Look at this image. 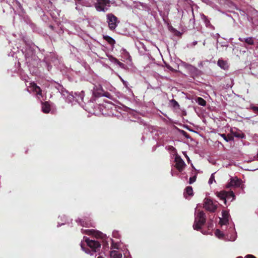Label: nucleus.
I'll return each mask as SVG.
<instances>
[{"label":"nucleus","instance_id":"f257e3e1","mask_svg":"<svg viewBox=\"0 0 258 258\" xmlns=\"http://www.w3.org/2000/svg\"><path fill=\"white\" fill-rule=\"evenodd\" d=\"M85 242L87 243V246L91 249L88 248H85L81 245L82 249L87 253H89L90 255H93L94 253L98 252L100 250L101 248L100 243L96 240H91L88 238L85 239Z\"/></svg>","mask_w":258,"mask_h":258},{"label":"nucleus","instance_id":"f03ea898","mask_svg":"<svg viewBox=\"0 0 258 258\" xmlns=\"http://www.w3.org/2000/svg\"><path fill=\"white\" fill-rule=\"evenodd\" d=\"M206 222V215L203 211L199 212L195 218V222L193 225V228L195 230H199L202 226L204 225Z\"/></svg>","mask_w":258,"mask_h":258},{"label":"nucleus","instance_id":"7ed1b4c3","mask_svg":"<svg viewBox=\"0 0 258 258\" xmlns=\"http://www.w3.org/2000/svg\"><path fill=\"white\" fill-rule=\"evenodd\" d=\"M217 196L221 200H223L224 203L226 205L227 200H230V201H233L235 196L233 191H226L224 190L216 192Z\"/></svg>","mask_w":258,"mask_h":258},{"label":"nucleus","instance_id":"20e7f679","mask_svg":"<svg viewBox=\"0 0 258 258\" xmlns=\"http://www.w3.org/2000/svg\"><path fill=\"white\" fill-rule=\"evenodd\" d=\"M110 3L109 0H97L94 6L98 11L105 12L108 10L106 6L110 7Z\"/></svg>","mask_w":258,"mask_h":258},{"label":"nucleus","instance_id":"39448f33","mask_svg":"<svg viewBox=\"0 0 258 258\" xmlns=\"http://www.w3.org/2000/svg\"><path fill=\"white\" fill-rule=\"evenodd\" d=\"M107 22L110 30H114L117 26V23L119 22L118 21L117 18L113 14L110 13L107 15Z\"/></svg>","mask_w":258,"mask_h":258},{"label":"nucleus","instance_id":"423d86ee","mask_svg":"<svg viewBox=\"0 0 258 258\" xmlns=\"http://www.w3.org/2000/svg\"><path fill=\"white\" fill-rule=\"evenodd\" d=\"M204 207L206 210L211 212H214L217 209V205L214 204L213 202L209 199H205Z\"/></svg>","mask_w":258,"mask_h":258},{"label":"nucleus","instance_id":"0eeeda50","mask_svg":"<svg viewBox=\"0 0 258 258\" xmlns=\"http://www.w3.org/2000/svg\"><path fill=\"white\" fill-rule=\"evenodd\" d=\"M175 168L180 172L182 171L185 165L183 160L180 156H176L175 158Z\"/></svg>","mask_w":258,"mask_h":258},{"label":"nucleus","instance_id":"6e6552de","mask_svg":"<svg viewBox=\"0 0 258 258\" xmlns=\"http://www.w3.org/2000/svg\"><path fill=\"white\" fill-rule=\"evenodd\" d=\"M241 185V180L238 179L237 178H231L230 179V182H229L226 187L227 188H230L231 187H238Z\"/></svg>","mask_w":258,"mask_h":258},{"label":"nucleus","instance_id":"1a4fd4ad","mask_svg":"<svg viewBox=\"0 0 258 258\" xmlns=\"http://www.w3.org/2000/svg\"><path fill=\"white\" fill-rule=\"evenodd\" d=\"M218 66L224 70H227L229 68V64L227 60L222 59H219L217 62Z\"/></svg>","mask_w":258,"mask_h":258},{"label":"nucleus","instance_id":"9d476101","mask_svg":"<svg viewBox=\"0 0 258 258\" xmlns=\"http://www.w3.org/2000/svg\"><path fill=\"white\" fill-rule=\"evenodd\" d=\"M239 40L241 42H244L248 45H252L254 44V38L252 37L247 38H239Z\"/></svg>","mask_w":258,"mask_h":258},{"label":"nucleus","instance_id":"9b49d317","mask_svg":"<svg viewBox=\"0 0 258 258\" xmlns=\"http://www.w3.org/2000/svg\"><path fill=\"white\" fill-rule=\"evenodd\" d=\"M194 192L192 187L190 186H187L183 193L184 197L187 199V196H192Z\"/></svg>","mask_w":258,"mask_h":258},{"label":"nucleus","instance_id":"f8f14e48","mask_svg":"<svg viewBox=\"0 0 258 258\" xmlns=\"http://www.w3.org/2000/svg\"><path fill=\"white\" fill-rule=\"evenodd\" d=\"M42 110L45 113H48L50 111V105L46 101L42 103Z\"/></svg>","mask_w":258,"mask_h":258},{"label":"nucleus","instance_id":"ddd939ff","mask_svg":"<svg viewBox=\"0 0 258 258\" xmlns=\"http://www.w3.org/2000/svg\"><path fill=\"white\" fill-rule=\"evenodd\" d=\"M87 234L88 235H91V234L94 235L97 238H103V236H104L102 233H101L100 232H98V231L96 232L94 230H89L87 232Z\"/></svg>","mask_w":258,"mask_h":258},{"label":"nucleus","instance_id":"4468645a","mask_svg":"<svg viewBox=\"0 0 258 258\" xmlns=\"http://www.w3.org/2000/svg\"><path fill=\"white\" fill-rule=\"evenodd\" d=\"M103 39L111 45H113L115 43V40L112 37L109 36H103Z\"/></svg>","mask_w":258,"mask_h":258},{"label":"nucleus","instance_id":"2eb2a0df","mask_svg":"<svg viewBox=\"0 0 258 258\" xmlns=\"http://www.w3.org/2000/svg\"><path fill=\"white\" fill-rule=\"evenodd\" d=\"M32 87H33L34 91L37 92V93L39 95L42 94V90L40 87L38 86L36 84L33 83L32 84Z\"/></svg>","mask_w":258,"mask_h":258},{"label":"nucleus","instance_id":"dca6fc26","mask_svg":"<svg viewBox=\"0 0 258 258\" xmlns=\"http://www.w3.org/2000/svg\"><path fill=\"white\" fill-rule=\"evenodd\" d=\"M110 255L113 258H121L122 257L121 253L118 251H112L110 253Z\"/></svg>","mask_w":258,"mask_h":258},{"label":"nucleus","instance_id":"f3484780","mask_svg":"<svg viewBox=\"0 0 258 258\" xmlns=\"http://www.w3.org/2000/svg\"><path fill=\"white\" fill-rule=\"evenodd\" d=\"M196 101L199 105L201 106H205L206 105V101L202 97H198Z\"/></svg>","mask_w":258,"mask_h":258},{"label":"nucleus","instance_id":"a211bd4d","mask_svg":"<svg viewBox=\"0 0 258 258\" xmlns=\"http://www.w3.org/2000/svg\"><path fill=\"white\" fill-rule=\"evenodd\" d=\"M221 136L227 142L233 140V137L230 135L226 136L224 134H221Z\"/></svg>","mask_w":258,"mask_h":258},{"label":"nucleus","instance_id":"6ab92c4d","mask_svg":"<svg viewBox=\"0 0 258 258\" xmlns=\"http://www.w3.org/2000/svg\"><path fill=\"white\" fill-rule=\"evenodd\" d=\"M170 103L172 105V106L177 109H179L180 107V105H179L178 103L174 99H172L170 101Z\"/></svg>","mask_w":258,"mask_h":258},{"label":"nucleus","instance_id":"aec40b11","mask_svg":"<svg viewBox=\"0 0 258 258\" xmlns=\"http://www.w3.org/2000/svg\"><path fill=\"white\" fill-rule=\"evenodd\" d=\"M228 219L220 218L219 223L221 225H225L228 224Z\"/></svg>","mask_w":258,"mask_h":258},{"label":"nucleus","instance_id":"412c9836","mask_svg":"<svg viewBox=\"0 0 258 258\" xmlns=\"http://www.w3.org/2000/svg\"><path fill=\"white\" fill-rule=\"evenodd\" d=\"M233 135L234 137L238 138H240V139H242L244 137V134L242 133L235 132V133H233Z\"/></svg>","mask_w":258,"mask_h":258},{"label":"nucleus","instance_id":"4be33fe9","mask_svg":"<svg viewBox=\"0 0 258 258\" xmlns=\"http://www.w3.org/2000/svg\"><path fill=\"white\" fill-rule=\"evenodd\" d=\"M215 234L216 236H217L219 238H220V237H222L223 236V234L219 229H217L215 231Z\"/></svg>","mask_w":258,"mask_h":258},{"label":"nucleus","instance_id":"5701e85b","mask_svg":"<svg viewBox=\"0 0 258 258\" xmlns=\"http://www.w3.org/2000/svg\"><path fill=\"white\" fill-rule=\"evenodd\" d=\"M196 179H197V175H194L192 177H190L189 178V184L193 183L194 182L196 181Z\"/></svg>","mask_w":258,"mask_h":258},{"label":"nucleus","instance_id":"b1692460","mask_svg":"<svg viewBox=\"0 0 258 258\" xmlns=\"http://www.w3.org/2000/svg\"><path fill=\"white\" fill-rule=\"evenodd\" d=\"M229 214L228 212L226 211H223L222 212V218L223 219H228Z\"/></svg>","mask_w":258,"mask_h":258},{"label":"nucleus","instance_id":"393cba45","mask_svg":"<svg viewBox=\"0 0 258 258\" xmlns=\"http://www.w3.org/2000/svg\"><path fill=\"white\" fill-rule=\"evenodd\" d=\"M250 108L254 113L258 114V106H251Z\"/></svg>","mask_w":258,"mask_h":258},{"label":"nucleus","instance_id":"a878e982","mask_svg":"<svg viewBox=\"0 0 258 258\" xmlns=\"http://www.w3.org/2000/svg\"><path fill=\"white\" fill-rule=\"evenodd\" d=\"M182 135L187 139L190 138L189 134L184 131H182Z\"/></svg>","mask_w":258,"mask_h":258},{"label":"nucleus","instance_id":"bb28decb","mask_svg":"<svg viewBox=\"0 0 258 258\" xmlns=\"http://www.w3.org/2000/svg\"><path fill=\"white\" fill-rule=\"evenodd\" d=\"M214 176L213 175V174H212V175L211 176L210 179H209V184H212V182H213V180H214Z\"/></svg>","mask_w":258,"mask_h":258},{"label":"nucleus","instance_id":"cd10ccee","mask_svg":"<svg viewBox=\"0 0 258 258\" xmlns=\"http://www.w3.org/2000/svg\"><path fill=\"white\" fill-rule=\"evenodd\" d=\"M246 258H256V257L253 255L248 254L246 256Z\"/></svg>","mask_w":258,"mask_h":258},{"label":"nucleus","instance_id":"c85d7f7f","mask_svg":"<svg viewBox=\"0 0 258 258\" xmlns=\"http://www.w3.org/2000/svg\"><path fill=\"white\" fill-rule=\"evenodd\" d=\"M213 227V224L212 223V222H211L209 224V225H208L209 228H212Z\"/></svg>","mask_w":258,"mask_h":258},{"label":"nucleus","instance_id":"c756f323","mask_svg":"<svg viewBox=\"0 0 258 258\" xmlns=\"http://www.w3.org/2000/svg\"><path fill=\"white\" fill-rule=\"evenodd\" d=\"M98 258H103V257L101 256H99L98 257Z\"/></svg>","mask_w":258,"mask_h":258},{"label":"nucleus","instance_id":"7c9ffc66","mask_svg":"<svg viewBox=\"0 0 258 258\" xmlns=\"http://www.w3.org/2000/svg\"><path fill=\"white\" fill-rule=\"evenodd\" d=\"M76 1H77V2H80L82 0H75Z\"/></svg>","mask_w":258,"mask_h":258},{"label":"nucleus","instance_id":"2f4dec72","mask_svg":"<svg viewBox=\"0 0 258 258\" xmlns=\"http://www.w3.org/2000/svg\"><path fill=\"white\" fill-rule=\"evenodd\" d=\"M81 225H82V226H84V224H82V223H81Z\"/></svg>","mask_w":258,"mask_h":258},{"label":"nucleus","instance_id":"473e14b6","mask_svg":"<svg viewBox=\"0 0 258 258\" xmlns=\"http://www.w3.org/2000/svg\"><path fill=\"white\" fill-rule=\"evenodd\" d=\"M237 258H242V257L239 256V257H237Z\"/></svg>","mask_w":258,"mask_h":258},{"label":"nucleus","instance_id":"72a5a7b5","mask_svg":"<svg viewBox=\"0 0 258 258\" xmlns=\"http://www.w3.org/2000/svg\"><path fill=\"white\" fill-rule=\"evenodd\" d=\"M108 245V243H105V245Z\"/></svg>","mask_w":258,"mask_h":258},{"label":"nucleus","instance_id":"f704fd0d","mask_svg":"<svg viewBox=\"0 0 258 258\" xmlns=\"http://www.w3.org/2000/svg\"><path fill=\"white\" fill-rule=\"evenodd\" d=\"M257 157H258V153H257Z\"/></svg>","mask_w":258,"mask_h":258}]
</instances>
